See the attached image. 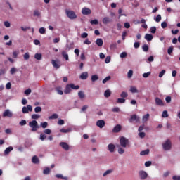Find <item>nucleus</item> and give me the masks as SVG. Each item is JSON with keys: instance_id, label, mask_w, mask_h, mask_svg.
Instances as JSON below:
<instances>
[{"instance_id": "nucleus-26", "label": "nucleus", "mask_w": 180, "mask_h": 180, "mask_svg": "<svg viewBox=\"0 0 180 180\" xmlns=\"http://www.w3.org/2000/svg\"><path fill=\"white\" fill-rule=\"evenodd\" d=\"M78 96L80 99H84L85 98V94L84 91H80L78 92Z\"/></svg>"}, {"instance_id": "nucleus-9", "label": "nucleus", "mask_w": 180, "mask_h": 180, "mask_svg": "<svg viewBox=\"0 0 180 180\" xmlns=\"http://www.w3.org/2000/svg\"><path fill=\"white\" fill-rule=\"evenodd\" d=\"M96 126L100 129H103L105 127V120H99L96 122Z\"/></svg>"}, {"instance_id": "nucleus-6", "label": "nucleus", "mask_w": 180, "mask_h": 180, "mask_svg": "<svg viewBox=\"0 0 180 180\" xmlns=\"http://www.w3.org/2000/svg\"><path fill=\"white\" fill-rule=\"evenodd\" d=\"M129 123H133V122H136V123L140 122V117H137L136 115H133L131 116L130 119L129 120Z\"/></svg>"}, {"instance_id": "nucleus-7", "label": "nucleus", "mask_w": 180, "mask_h": 180, "mask_svg": "<svg viewBox=\"0 0 180 180\" xmlns=\"http://www.w3.org/2000/svg\"><path fill=\"white\" fill-rule=\"evenodd\" d=\"M32 110L33 107L30 105H27V107H23L22 109V113H29V112H32Z\"/></svg>"}, {"instance_id": "nucleus-55", "label": "nucleus", "mask_w": 180, "mask_h": 180, "mask_svg": "<svg viewBox=\"0 0 180 180\" xmlns=\"http://www.w3.org/2000/svg\"><path fill=\"white\" fill-rule=\"evenodd\" d=\"M90 23L91 25H98L99 23V22L98 21V20L95 19V20H91Z\"/></svg>"}, {"instance_id": "nucleus-10", "label": "nucleus", "mask_w": 180, "mask_h": 180, "mask_svg": "<svg viewBox=\"0 0 180 180\" xmlns=\"http://www.w3.org/2000/svg\"><path fill=\"white\" fill-rule=\"evenodd\" d=\"M59 145L62 148H63V150H65V151H68V150H70V146L66 142H60Z\"/></svg>"}, {"instance_id": "nucleus-36", "label": "nucleus", "mask_w": 180, "mask_h": 180, "mask_svg": "<svg viewBox=\"0 0 180 180\" xmlns=\"http://www.w3.org/2000/svg\"><path fill=\"white\" fill-rule=\"evenodd\" d=\"M41 57H42L41 53H36L34 55V58H36V60H41Z\"/></svg>"}, {"instance_id": "nucleus-5", "label": "nucleus", "mask_w": 180, "mask_h": 180, "mask_svg": "<svg viewBox=\"0 0 180 180\" xmlns=\"http://www.w3.org/2000/svg\"><path fill=\"white\" fill-rule=\"evenodd\" d=\"M139 175L140 179L141 180L147 179V178L148 177V174H147L144 170H140L139 172Z\"/></svg>"}, {"instance_id": "nucleus-30", "label": "nucleus", "mask_w": 180, "mask_h": 180, "mask_svg": "<svg viewBox=\"0 0 180 180\" xmlns=\"http://www.w3.org/2000/svg\"><path fill=\"white\" fill-rule=\"evenodd\" d=\"M150 153V150L146 149V150H142L140 154L141 155H147Z\"/></svg>"}, {"instance_id": "nucleus-3", "label": "nucleus", "mask_w": 180, "mask_h": 180, "mask_svg": "<svg viewBox=\"0 0 180 180\" xmlns=\"http://www.w3.org/2000/svg\"><path fill=\"white\" fill-rule=\"evenodd\" d=\"M120 144L123 148H126L130 144V141L126 137L122 136L120 139Z\"/></svg>"}, {"instance_id": "nucleus-62", "label": "nucleus", "mask_w": 180, "mask_h": 180, "mask_svg": "<svg viewBox=\"0 0 180 180\" xmlns=\"http://www.w3.org/2000/svg\"><path fill=\"white\" fill-rule=\"evenodd\" d=\"M134 49H139V47H140V42H135L134 44Z\"/></svg>"}, {"instance_id": "nucleus-4", "label": "nucleus", "mask_w": 180, "mask_h": 180, "mask_svg": "<svg viewBox=\"0 0 180 180\" xmlns=\"http://www.w3.org/2000/svg\"><path fill=\"white\" fill-rule=\"evenodd\" d=\"M65 13L69 19H77V14L74 11L65 10Z\"/></svg>"}, {"instance_id": "nucleus-48", "label": "nucleus", "mask_w": 180, "mask_h": 180, "mask_svg": "<svg viewBox=\"0 0 180 180\" xmlns=\"http://www.w3.org/2000/svg\"><path fill=\"white\" fill-rule=\"evenodd\" d=\"M168 111L164 110L162 114V117H168Z\"/></svg>"}, {"instance_id": "nucleus-58", "label": "nucleus", "mask_w": 180, "mask_h": 180, "mask_svg": "<svg viewBox=\"0 0 180 180\" xmlns=\"http://www.w3.org/2000/svg\"><path fill=\"white\" fill-rule=\"evenodd\" d=\"M30 58V56L29 55V53H25L24 54V60H29Z\"/></svg>"}, {"instance_id": "nucleus-12", "label": "nucleus", "mask_w": 180, "mask_h": 180, "mask_svg": "<svg viewBox=\"0 0 180 180\" xmlns=\"http://www.w3.org/2000/svg\"><path fill=\"white\" fill-rule=\"evenodd\" d=\"M155 101L158 106H164V102H162V100H161V98L157 97Z\"/></svg>"}, {"instance_id": "nucleus-8", "label": "nucleus", "mask_w": 180, "mask_h": 180, "mask_svg": "<svg viewBox=\"0 0 180 180\" xmlns=\"http://www.w3.org/2000/svg\"><path fill=\"white\" fill-rule=\"evenodd\" d=\"M82 15H91L92 13V11L90 8L84 7L82 10Z\"/></svg>"}, {"instance_id": "nucleus-60", "label": "nucleus", "mask_w": 180, "mask_h": 180, "mask_svg": "<svg viewBox=\"0 0 180 180\" xmlns=\"http://www.w3.org/2000/svg\"><path fill=\"white\" fill-rule=\"evenodd\" d=\"M124 27H125V29H130V23L129 22H124Z\"/></svg>"}, {"instance_id": "nucleus-29", "label": "nucleus", "mask_w": 180, "mask_h": 180, "mask_svg": "<svg viewBox=\"0 0 180 180\" xmlns=\"http://www.w3.org/2000/svg\"><path fill=\"white\" fill-rule=\"evenodd\" d=\"M148 119H150V114H146L145 115H143L142 120L143 122H147L148 120Z\"/></svg>"}, {"instance_id": "nucleus-40", "label": "nucleus", "mask_w": 180, "mask_h": 180, "mask_svg": "<svg viewBox=\"0 0 180 180\" xmlns=\"http://www.w3.org/2000/svg\"><path fill=\"white\" fill-rule=\"evenodd\" d=\"M124 102H126V99L124 98H117V103H124Z\"/></svg>"}, {"instance_id": "nucleus-41", "label": "nucleus", "mask_w": 180, "mask_h": 180, "mask_svg": "<svg viewBox=\"0 0 180 180\" xmlns=\"http://www.w3.org/2000/svg\"><path fill=\"white\" fill-rule=\"evenodd\" d=\"M32 119H33L34 120H36L37 119H40V115H39L37 114H33L32 115Z\"/></svg>"}, {"instance_id": "nucleus-56", "label": "nucleus", "mask_w": 180, "mask_h": 180, "mask_svg": "<svg viewBox=\"0 0 180 180\" xmlns=\"http://www.w3.org/2000/svg\"><path fill=\"white\" fill-rule=\"evenodd\" d=\"M16 71H18V70L15 68H12L10 70V72L12 75H13Z\"/></svg>"}, {"instance_id": "nucleus-35", "label": "nucleus", "mask_w": 180, "mask_h": 180, "mask_svg": "<svg viewBox=\"0 0 180 180\" xmlns=\"http://www.w3.org/2000/svg\"><path fill=\"white\" fill-rule=\"evenodd\" d=\"M112 172L113 169H108L103 173V176H106V175H109V174H112Z\"/></svg>"}, {"instance_id": "nucleus-63", "label": "nucleus", "mask_w": 180, "mask_h": 180, "mask_svg": "<svg viewBox=\"0 0 180 180\" xmlns=\"http://www.w3.org/2000/svg\"><path fill=\"white\" fill-rule=\"evenodd\" d=\"M118 153H119L120 154H124V149H123L122 148H118Z\"/></svg>"}, {"instance_id": "nucleus-49", "label": "nucleus", "mask_w": 180, "mask_h": 180, "mask_svg": "<svg viewBox=\"0 0 180 180\" xmlns=\"http://www.w3.org/2000/svg\"><path fill=\"white\" fill-rule=\"evenodd\" d=\"M47 136H46V134H40V140H41V141H44V140H46Z\"/></svg>"}, {"instance_id": "nucleus-61", "label": "nucleus", "mask_w": 180, "mask_h": 180, "mask_svg": "<svg viewBox=\"0 0 180 180\" xmlns=\"http://www.w3.org/2000/svg\"><path fill=\"white\" fill-rule=\"evenodd\" d=\"M43 131H44V133L45 134H51V130H50V129H44Z\"/></svg>"}, {"instance_id": "nucleus-15", "label": "nucleus", "mask_w": 180, "mask_h": 180, "mask_svg": "<svg viewBox=\"0 0 180 180\" xmlns=\"http://www.w3.org/2000/svg\"><path fill=\"white\" fill-rule=\"evenodd\" d=\"M96 44L98 47H102L103 46V40L101 38H98L96 40Z\"/></svg>"}, {"instance_id": "nucleus-17", "label": "nucleus", "mask_w": 180, "mask_h": 180, "mask_svg": "<svg viewBox=\"0 0 180 180\" xmlns=\"http://www.w3.org/2000/svg\"><path fill=\"white\" fill-rule=\"evenodd\" d=\"M81 79H88V73L87 72H82L79 77Z\"/></svg>"}, {"instance_id": "nucleus-57", "label": "nucleus", "mask_w": 180, "mask_h": 180, "mask_svg": "<svg viewBox=\"0 0 180 180\" xmlns=\"http://www.w3.org/2000/svg\"><path fill=\"white\" fill-rule=\"evenodd\" d=\"M155 22H160L161 21V15L158 14L157 16H156V18H155Z\"/></svg>"}, {"instance_id": "nucleus-64", "label": "nucleus", "mask_w": 180, "mask_h": 180, "mask_svg": "<svg viewBox=\"0 0 180 180\" xmlns=\"http://www.w3.org/2000/svg\"><path fill=\"white\" fill-rule=\"evenodd\" d=\"M173 180H180V176H174L172 177Z\"/></svg>"}, {"instance_id": "nucleus-32", "label": "nucleus", "mask_w": 180, "mask_h": 180, "mask_svg": "<svg viewBox=\"0 0 180 180\" xmlns=\"http://www.w3.org/2000/svg\"><path fill=\"white\" fill-rule=\"evenodd\" d=\"M130 91L132 94H137V92H139V91L137 90V88L134 87V86H131L130 88Z\"/></svg>"}, {"instance_id": "nucleus-33", "label": "nucleus", "mask_w": 180, "mask_h": 180, "mask_svg": "<svg viewBox=\"0 0 180 180\" xmlns=\"http://www.w3.org/2000/svg\"><path fill=\"white\" fill-rule=\"evenodd\" d=\"M40 126L42 129H46L47 126H49V123L47 122H41Z\"/></svg>"}, {"instance_id": "nucleus-25", "label": "nucleus", "mask_w": 180, "mask_h": 180, "mask_svg": "<svg viewBox=\"0 0 180 180\" xmlns=\"http://www.w3.org/2000/svg\"><path fill=\"white\" fill-rule=\"evenodd\" d=\"M98 79H99L98 75H94L91 76V80L92 82H95V81H98Z\"/></svg>"}, {"instance_id": "nucleus-52", "label": "nucleus", "mask_w": 180, "mask_h": 180, "mask_svg": "<svg viewBox=\"0 0 180 180\" xmlns=\"http://www.w3.org/2000/svg\"><path fill=\"white\" fill-rule=\"evenodd\" d=\"M156 32H157V27H152L150 28V33H152L153 34H155Z\"/></svg>"}, {"instance_id": "nucleus-37", "label": "nucleus", "mask_w": 180, "mask_h": 180, "mask_svg": "<svg viewBox=\"0 0 180 180\" xmlns=\"http://www.w3.org/2000/svg\"><path fill=\"white\" fill-rule=\"evenodd\" d=\"M121 98H127L129 94L126 91H122L120 94Z\"/></svg>"}, {"instance_id": "nucleus-54", "label": "nucleus", "mask_w": 180, "mask_h": 180, "mask_svg": "<svg viewBox=\"0 0 180 180\" xmlns=\"http://www.w3.org/2000/svg\"><path fill=\"white\" fill-rule=\"evenodd\" d=\"M39 33H41V34H44L46 33V29L44 27L39 28Z\"/></svg>"}, {"instance_id": "nucleus-42", "label": "nucleus", "mask_w": 180, "mask_h": 180, "mask_svg": "<svg viewBox=\"0 0 180 180\" xmlns=\"http://www.w3.org/2000/svg\"><path fill=\"white\" fill-rule=\"evenodd\" d=\"M34 112L35 113H39L40 112H41V107L40 106H37L34 108Z\"/></svg>"}, {"instance_id": "nucleus-50", "label": "nucleus", "mask_w": 180, "mask_h": 180, "mask_svg": "<svg viewBox=\"0 0 180 180\" xmlns=\"http://www.w3.org/2000/svg\"><path fill=\"white\" fill-rule=\"evenodd\" d=\"M150 75H151V72H148L146 73L143 74V78H148V77H150Z\"/></svg>"}, {"instance_id": "nucleus-16", "label": "nucleus", "mask_w": 180, "mask_h": 180, "mask_svg": "<svg viewBox=\"0 0 180 180\" xmlns=\"http://www.w3.org/2000/svg\"><path fill=\"white\" fill-rule=\"evenodd\" d=\"M108 150L110 153H115V148H116V146L113 143H110L108 146Z\"/></svg>"}, {"instance_id": "nucleus-20", "label": "nucleus", "mask_w": 180, "mask_h": 180, "mask_svg": "<svg viewBox=\"0 0 180 180\" xmlns=\"http://www.w3.org/2000/svg\"><path fill=\"white\" fill-rule=\"evenodd\" d=\"M145 39L147 40V41H151V40H153V35L151 34H146L145 35Z\"/></svg>"}, {"instance_id": "nucleus-2", "label": "nucleus", "mask_w": 180, "mask_h": 180, "mask_svg": "<svg viewBox=\"0 0 180 180\" xmlns=\"http://www.w3.org/2000/svg\"><path fill=\"white\" fill-rule=\"evenodd\" d=\"M162 148L165 150V151H169L171 148H172V143H171L170 139H167L163 143H162Z\"/></svg>"}, {"instance_id": "nucleus-45", "label": "nucleus", "mask_w": 180, "mask_h": 180, "mask_svg": "<svg viewBox=\"0 0 180 180\" xmlns=\"http://www.w3.org/2000/svg\"><path fill=\"white\" fill-rule=\"evenodd\" d=\"M112 77L110 76H108L106 77L103 80V84H106L108 82V81H110V79Z\"/></svg>"}, {"instance_id": "nucleus-46", "label": "nucleus", "mask_w": 180, "mask_h": 180, "mask_svg": "<svg viewBox=\"0 0 180 180\" xmlns=\"http://www.w3.org/2000/svg\"><path fill=\"white\" fill-rule=\"evenodd\" d=\"M24 94H25V95H27V96H29V95H30V94H32V89H26V90L24 91Z\"/></svg>"}, {"instance_id": "nucleus-31", "label": "nucleus", "mask_w": 180, "mask_h": 180, "mask_svg": "<svg viewBox=\"0 0 180 180\" xmlns=\"http://www.w3.org/2000/svg\"><path fill=\"white\" fill-rule=\"evenodd\" d=\"M70 86L71 89H79V86L78 85H75L74 84L71 83L69 84Z\"/></svg>"}, {"instance_id": "nucleus-1", "label": "nucleus", "mask_w": 180, "mask_h": 180, "mask_svg": "<svg viewBox=\"0 0 180 180\" xmlns=\"http://www.w3.org/2000/svg\"><path fill=\"white\" fill-rule=\"evenodd\" d=\"M28 126L31 127V131L34 132L37 131L38 129H40V127L39 126V123L36 120H32L29 122Z\"/></svg>"}, {"instance_id": "nucleus-59", "label": "nucleus", "mask_w": 180, "mask_h": 180, "mask_svg": "<svg viewBox=\"0 0 180 180\" xmlns=\"http://www.w3.org/2000/svg\"><path fill=\"white\" fill-rule=\"evenodd\" d=\"M127 77L128 78H131V77H133V70H131L128 72Z\"/></svg>"}, {"instance_id": "nucleus-39", "label": "nucleus", "mask_w": 180, "mask_h": 180, "mask_svg": "<svg viewBox=\"0 0 180 180\" xmlns=\"http://www.w3.org/2000/svg\"><path fill=\"white\" fill-rule=\"evenodd\" d=\"M43 174L44 175H49V174H50V168L47 167L45 169H44Z\"/></svg>"}, {"instance_id": "nucleus-44", "label": "nucleus", "mask_w": 180, "mask_h": 180, "mask_svg": "<svg viewBox=\"0 0 180 180\" xmlns=\"http://www.w3.org/2000/svg\"><path fill=\"white\" fill-rule=\"evenodd\" d=\"M172 51H174V47L170 46L168 49H167V53L171 56V54H172Z\"/></svg>"}, {"instance_id": "nucleus-51", "label": "nucleus", "mask_w": 180, "mask_h": 180, "mask_svg": "<svg viewBox=\"0 0 180 180\" xmlns=\"http://www.w3.org/2000/svg\"><path fill=\"white\" fill-rule=\"evenodd\" d=\"M49 119H58V115L57 114H53L52 115H51Z\"/></svg>"}, {"instance_id": "nucleus-13", "label": "nucleus", "mask_w": 180, "mask_h": 180, "mask_svg": "<svg viewBox=\"0 0 180 180\" xmlns=\"http://www.w3.org/2000/svg\"><path fill=\"white\" fill-rule=\"evenodd\" d=\"M120 130H122V126L120 124H117L113 128L112 133H119Z\"/></svg>"}, {"instance_id": "nucleus-18", "label": "nucleus", "mask_w": 180, "mask_h": 180, "mask_svg": "<svg viewBox=\"0 0 180 180\" xmlns=\"http://www.w3.org/2000/svg\"><path fill=\"white\" fill-rule=\"evenodd\" d=\"M32 162L33 164H39L40 162V160H39V158L36 155L32 157Z\"/></svg>"}, {"instance_id": "nucleus-43", "label": "nucleus", "mask_w": 180, "mask_h": 180, "mask_svg": "<svg viewBox=\"0 0 180 180\" xmlns=\"http://www.w3.org/2000/svg\"><path fill=\"white\" fill-rule=\"evenodd\" d=\"M18 56H19V51H15L13 52V58H18Z\"/></svg>"}, {"instance_id": "nucleus-24", "label": "nucleus", "mask_w": 180, "mask_h": 180, "mask_svg": "<svg viewBox=\"0 0 180 180\" xmlns=\"http://www.w3.org/2000/svg\"><path fill=\"white\" fill-rule=\"evenodd\" d=\"M56 91L57 94H58V95H63V94H64L61 87H56Z\"/></svg>"}, {"instance_id": "nucleus-27", "label": "nucleus", "mask_w": 180, "mask_h": 180, "mask_svg": "<svg viewBox=\"0 0 180 180\" xmlns=\"http://www.w3.org/2000/svg\"><path fill=\"white\" fill-rule=\"evenodd\" d=\"M13 150V147H12V146L8 147L4 150V153L5 154H9V153H11V151H12Z\"/></svg>"}, {"instance_id": "nucleus-23", "label": "nucleus", "mask_w": 180, "mask_h": 180, "mask_svg": "<svg viewBox=\"0 0 180 180\" xmlns=\"http://www.w3.org/2000/svg\"><path fill=\"white\" fill-rule=\"evenodd\" d=\"M103 25H108V23H110V18L109 17H105L103 19Z\"/></svg>"}, {"instance_id": "nucleus-47", "label": "nucleus", "mask_w": 180, "mask_h": 180, "mask_svg": "<svg viewBox=\"0 0 180 180\" xmlns=\"http://www.w3.org/2000/svg\"><path fill=\"white\" fill-rule=\"evenodd\" d=\"M120 57L121 58H126V57H127V53H126V52L121 53L120 55Z\"/></svg>"}, {"instance_id": "nucleus-21", "label": "nucleus", "mask_w": 180, "mask_h": 180, "mask_svg": "<svg viewBox=\"0 0 180 180\" xmlns=\"http://www.w3.org/2000/svg\"><path fill=\"white\" fill-rule=\"evenodd\" d=\"M112 95V91H110V89L105 90L104 92V96L105 98H109Z\"/></svg>"}, {"instance_id": "nucleus-38", "label": "nucleus", "mask_w": 180, "mask_h": 180, "mask_svg": "<svg viewBox=\"0 0 180 180\" xmlns=\"http://www.w3.org/2000/svg\"><path fill=\"white\" fill-rule=\"evenodd\" d=\"M41 15V13L39 10H34V16H40Z\"/></svg>"}, {"instance_id": "nucleus-14", "label": "nucleus", "mask_w": 180, "mask_h": 180, "mask_svg": "<svg viewBox=\"0 0 180 180\" xmlns=\"http://www.w3.org/2000/svg\"><path fill=\"white\" fill-rule=\"evenodd\" d=\"M51 64L55 68H60V62L58 60H52Z\"/></svg>"}, {"instance_id": "nucleus-34", "label": "nucleus", "mask_w": 180, "mask_h": 180, "mask_svg": "<svg viewBox=\"0 0 180 180\" xmlns=\"http://www.w3.org/2000/svg\"><path fill=\"white\" fill-rule=\"evenodd\" d=\"M148 45L147 44H144L143 46H142V50L143 51H144L145 53H147V51H148Z\"/></svg>"}, {"instance_id": "nucleus-11", "label": "nucleus", "mask_w": 180, "mask_h": 180, "mask_svg": "<svg viewBox=\"0 0 180 180\" xmlns=\"http://www.w3.org/2000/svg\"><path fill=\"white\" fill-rule=\"evenodd\" d=\"M12 116H13V114L9 110H6L3 113L4 117H12Z\"/></svg>"}, {"instance_id": "nucleus-53", "label": "nucleus", "mask_w": 180, "mask_h": 180, "mask_svg": "<svg viewBox=\"0 0 180 180\" xmlns=\"http://www.w3.org/2000/svg\"><path fill=\"white\" fill-rule=\"evenodd\" d=\"M166 71L165 70H162L160 73H159V78H162L164 77V75L165 74Z\"/></svg>"}, {"instance_id": "nucleus-28", "label": "nucleus", "mask_w": 180, "mask_h": 180, "mask_svg": "<svg viewBox=\"0 0 180 180\" xmlns=\"http://www.w3.org/2000/svg\"><path fill=\"white\" fill-rule=\"evenodd\" d=\"M71 130H72L71 128H68V129L63 128L60 130V133H70V131H71Z\"/></svg>"}, {"instance_id": "nucleus-19", "label": "nucleus", "mask_w": 180, "mask_h": 180, "mask_svg": "<svg viewBox=\"0 0 180 180\" xmlns=\"http://www.w3.org/2000/svg\"><path fill=\"white\" fill-rule=\"evenodd\" d=\"M71 86H70V84H68V85H66V87H65V90H64V93L65 94H71Z\"/></svg>"}, {"instance_id": "nucleus-22", "label": "nucleus", "mask_w": 180, "mask_h": 180, "mask_svg": "<svg viewBox=\"0 0 180 180\" xmlns=\"http://www.w3.org/2000/svg\"><path fill=\"white\" fill-rule=\"evenodd\" d=\"M61 54H62L63 58H65L66 60V61H68V60H70L68 55L65 51H63Z\"/></svg>"}]
</instances>
